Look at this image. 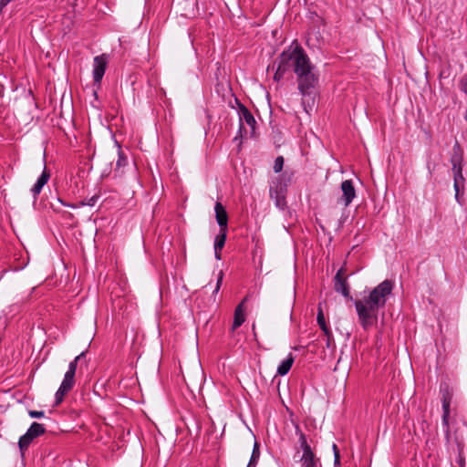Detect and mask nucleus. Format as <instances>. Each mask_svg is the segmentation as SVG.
Segmentation results:
<instances>
[{
  "label": "nucleus",
  "mask_w": 467,
  "mask_h": 467,
  "mask_svg": "<svg viewBox=\"0 0 467 467\" xmlns=\"http://www.w3.org/2000/svg\"><path fill=\"white\" fill-rule=\"evenodd\" d=\"M283 60L292 67L297 77L298 89L303 97L310 96L317 83V76L304 49L298 45L283 51Z\"/></svg>",
  "instance_id": "f257e3e1"
},
{
  "label": "nucleus",
  "mask_w": 467,
  "mask_h": 467,
  "mask_svg": "<svg viewBox=\"0 0 467 467\" xmlns=\"http://www.w3.org/2000/svg\"><path fill=\"white\" fill-rule=\"evenodd\" d=\"M393 283L384 280L361 299L355 301L358 321L364 329L370 327L378 319V311L383 307L391 294Z\"/></svg>",
  "instance_id": "f03ea898"
},
{
  "label": "nucleus",
  "mask_w": 467,
  "mask_h": 467,
  "mask_svg": "<svg viewBox=\"0 0 467 467\" xmlns=\"http://www.w3.org/2000/svg\"><path fill=\"white\" fill-rule=\"evenodd\" d=\"M453 153L451 158V162L452 165V172H453V186L455 190V199L460 202V187L463 186L464 177L462 174V161H463V154L462 150L458 142H456L452 148Z\"/></svg>",
  "instance_id": "7ed1b4c3"
},
{
  "label": "nucleus",
  "mask_w": 467,
  "mask_h": 467,
  "mask_svg": "<svg viewBox=\"0 0 467 467\" xmlns=\"http://www.w3.org/2000/svg\"><path fill=\"white\" fill-rule=\"evenodd\" d=\"M84 356V352L77 356L73 361H71L68 365V369L65 374V377L62 380V383L60 387L58 388L57 391L56 392V403L59 404L62 400L64 396L72 389L75 380L74 376L77 369L78 361Z\"/></svg>",
  "instance_id": "20e7f679"
},
{
  "label": "nucleus",
  "mask_w": 467,
  "mask_h": 467,
  "mask_svg": "<svg viewBox=\"0 0 467 467\" xmlns=\"http://www.w3.org/2000/svg\"><path fill=\"white\" fill-rule=\"evenodd\" d=\"M450 405L451 400L449 397H444L442 400V425L445 427V437L447 442L454 441L459 449L462 451L463 448V441L461 437L458 436L457 431H455L453 433L451 432V428L450 424Z\"/></svg>",
  "instance_id": "39448f33"
},
{
  "label": "nucleus",
  "mask_w": 467,
  "mask_h": 467,
  "mask_svg": "<svg viewBox=\"0 0 467 467\" xmlns=\"http://www.w3.org/2000/svg\"><path fill=\"white\" fill-rule=\"evenodd\" d=\"M299 444L303 451L299 458L302 467H317L319 460L315 456L310 445L306 441V435L299 431Z\"/></svg>",
  "instance_id": "423d86ee"
},
{
  "label": "nucleus",
  "mask_w": 467,
  "mask_h": 467,
  "mask_svg": "<svg viewBox=\"0 0 467 467\" xmlns=\"http://www.w3.org/2000/svg\"><path fill=\"white\" fill-rule=\"evenodd\" d=\"M45 427L37 422H33L31 426L28 428L27 431L20 437L18 441V446L21 451V453L24 454V451H26L30 443L34 441V439L39 437L45 432Z\"/></svg>",
  "instance_id": "0eeeda50"
},
{
  "label": "nucleus",
  "mask_w": 467,
  "mask_h": 467,
  "mask_svg": "<svg viewBox=\"0 0 467 467\" xmlns=\"http://www.w3.org/2000/svg\"><path fill=\"white\" fill-rule=\"evenodd\" d=\"M285 192L286 186L281 182H276L275 186L270 188V197L275 200V206L280 210L286 207Z\"/></svg>",
  "instance_id": "6e6552de"
},
{
  "label": "nucleus",
  "mask_w": 467,
  "mask_h": 467,
  "mask_svg": "<svg viewBox=\"0 0 467 467\" xmlns=\"http://www.w3.org/2000/svg\"><path fill=\"white\" fill-rule=\"evenodd\" d=\"M108 58L105 55L97 56L93 62V78L96 83H99L105 74Z\"/></svg>",
  "instance_id": "1a4fd4ad"
},
{
  "label": "nucleus",
  "mask_w": 467,
  "mask_h": 467,
  "mask_svg": "<svg viewBox=\"0 0 467 467\" xmlns=\"http://www.w3.org/2000/svg\"><path fill=\"white\" fill-rule=\"evenodd\" d=\"M342 197L340 201L347 207L348 206L356 196V191L353 182L350 180H346L341 183Z\"/></svg>",
  "instance_id": "9d476101"
},
{
  "label": "nucleus",
  "mask_w": 467,
  "mask_h": 467,
  "mask_svg": "<svg viewBox=\"0 0 467 467\" xmlns=\"http://www.w3.org/2000/svg\"><path fill=\"white\" fill-rule=\"evenodd\" d=\"M214 211L220 230L227 231L228 214L225 211V208L221 202H217L214 206Z\"/></svg>",
  "instance_id": "9b49d317"
},
{
  "label": "nucleus",
  "mask_w": 467,
  "mask_h": 467,
  "mask_svg": "<svg viewBox=\"0 0 467 467\" xmlns=\"http://www.w3.org/2000/svg\"><path fill=\"white\" fill-rule=\"evenodd\" d=\"M343 269H339L335 276V290L345 297L351 298L348 283L342 276Z\"/></svg>",
  "instance_id": "f8f14e48"
},
{
  "label": "nucleus",
  "mask_w": 467,
  "mask_h": 467,
  "mask_svg": "<svg viewBox=\"0 0 467 467\" xmlns=\"http://www.w3.org/2000/svg\"><path fill=\"white\" fill-rule=\"evenodd\" d=\"M49 178H50V173L45 168L42 174L37 179L36 182L31 188V192L33 193V196L35 199H36L37 195L41 192L44 185H46L47 183Z\"/></svg>",
  "instance_id": "ddd939ff"
},
{
  "label": "nucleus",
  "mask_w": 467,
  "mask_h": 467,
  "mask_svg": "<svg viewBox=\"0 0 467 467\" xmlns=\"http://www.w3.org/2000/svg\"><path fill=\"white\" fill-rule=\"evenodd\" d=\"M247 300V296L244 298V300L236 306L234 310V323H233V330L239 327L245 320L244 317V303Z\"/></svg>",
  "instance_id": "4468645a"
},
{
  "label": "nucleus",
  "mask_w": 467,
  "mask_h": 467,
  "mask_svg": "<svg viewBox=\"0 0 467 467\" xmlns=\"http://www.w3.org/2000/svg\"><path fill=\"white\" fill-rule=\"evenodd\" d=\"M239 115L241 127L244 123H246L254 130L256 121L252 113L244 106L240 107Z\"/></svg>",
  "instance_id": "2eb2a0df"
},
{
  "label": "nucleus",
  "mask_w": 467,
  "mask_h": 467,
  "mask_svg": "<svg viewBox=\"0 0 467 467\" xmlns=\"http://www.w3.org/2000/svg\"><path fill=\"white\" fill-rule=\"evenodd\" d=\"M317 320L318 326L320 327V328L322 329V331L324 332V334L326 335V337L327 338V345H329L330 340L333 339V336H332L331 330L327 326V323L325 320V316H324L321 306L318 307Z\"/></svg>",
  "instance_id": "dca6fc26"
},
{
  "label": "nucleus",
  "mask_w": 467,
  "mask_h": 467,
  "mask_svg": "<svg viewBox=\"0 0 467 467\" xmlns=\"http://www.w3.org/2000/svg\"><path fill=\"white\" fill-rule=\"evenodd\" d=\"M294 357L290 353L285 360L281 362V364L277 368V374L280 376L286 375L288 371L290 370L293 363H294Z\"/></svg>",
  "instance_id": "f3484780"
},
{
  "label": "nucleus",
  "mask_w": 467,
  "mask_h": 467,
  "mask_svg": "<svg viewBox=\"0 0 467 467\" xmlns=\"http://www.w3.org/2000/svg\"><path fill=\"white\" fill-rule=\"evenodd\" d=\"M289 69V65H287L286 60H283V52L278 57V66L276 72L275 74V79L279 81L285 75V73Z\"/></svg>",
  "instance_id": "a211bd4d"
},
{
  "label": "nucleus",
  "mask_w": 467,
  "mask_h": 467,
  "mask_svg": "<svg viewBox=\"0 0 467 467\" xmlns=\"http://www.w3.org/2000/svg\"><path fill=\"white\" fill-rule=\"evenodd\" d=\"M116 154L118 156V160L116 161L115 171H120L127 165L128 160L119 145H117L116 148Z\"/></svg>",
  "instance_id": "6ab92c4d"
},
{
  "label": "nucleus",
  "mask_w": 467,
  "mask_h": 467,
  "mask_svg": "<svg viewBox=\"0 0 467 467\" xmlns=\"http://www.w3.org/2000/svg\"><path fill=\"white\" fill-rule=\"evenodd\" d=\"M260 457L259 444L255 441L254 444L253 452L247 467H256L257 462Z\"/></svg>",
  "instance_id": "aec40b11"
},
{
  "label": "nucleus",
  "mask_w": 467,
  "mask_h": 467,
  "mask_svg": "<svg viewBox=\"0 0 467 467\" xmlns=\"http://www.w3.org/2000/svg\"><path fill=\"white\" fill-rule=\"evenodd\" d=\"M227 231L220 230L219 234L215 237L214 250H222L226 240Z\"/></svg>",
  "instance_id": "412c9836"
},
{
  "label": "nucleus",
  "mask_w": 467,
  "mask_h": 467,
  "mask_svg": "<svg viewBox=\"0 0 467 467\" xmlns=\"http://www.w3.org/2000/svg\"><path fill=\"white\" fill-rule=\"evenodd\" d=\"M284 166V158L282 156H279L275 159V164H274V171L275 172H280Z\"/></svg>",
  "instance_id": "4be33fe9"
},
{
  "label": "nucleus",
  "mask_w": 467,
  "mask_h": 467,
  "mask_svg": "<svg viewBox=\"0 0 467 467\" xmlns=\"http://www.w3.org/2000/svg\"><path fill=\"white\" fill-rule=\"evenodd\" d=\"M460 88L467 95V76H464L460 81Z\"/></svg>",
  "instance_id": "5701e85b"
},
{
  "label": "nucleus",
  "mask_w": 467,
  "mask_h": 467,
  "mask_svg": "<svg viewBox=\"0 0 467 467\" xmlns=\"http://www.w3.org/2000/svg\"><path fill=\"white\" fill-rule=\"evenodd\" d=\"M28 414L31 418H42L45 415L42 410H29Z\"/></svg>",
  "instance_id": "b1692460"
},
{
  "label": "nucleus",
  "mask_w": 467,
  "mask_h": 467,
  "mask_svg": "<svg viewBox=\"0 0 467 467\" xmlns=\"http://www.w3.org/2000/svg\"><path fill=\"white\" fill-rule=\"evenodd\" d=\"M223 272H220L219 273V275H218V279H217V284H216V287H215V290L214 292L217 293L221 287V285H222V282H223Z\"/></svg>",
  "instance_id": "393cba45"
},
{
  "label": "nucleus",
  "mask_w": 467,
  "mask_h": 467,
  "mask_svg": "<svg viewBox=\"0 0 467 467\" xmlns=\"http://www.w3.org/2000/svg\"><path fill=\"white\" fill-rule=\"evenodd\" d=\"M333 451L335 454V464H339V451L336 444H333Z\"/></svg>",
  "instance_id": "a878e982"
},
{
  "label": "nucleus",
  "mask_w": 467,
  "mask_h": 467,
  "mask_svg": "<svg viewBox=\"0 0 467 467\" xmlns=\"http://www.w3.org/2000/svg\"><path fill=\"white\" fill-rule=\"evenodd\" d=\"M97 197L94 196L92 198L89 199V201L88 202H80V205H89V206H93L97 201Z\"/></svg>",
  "instance_id": "bb28decb"
},
{
  "label": "nucleus",
  "mask_w": 467,
  "mask_h": 467,
  "mask_svg": "<svg viewBox=\"0 0 467 467\" xmlns=\"http://www.w3.org/2000/svg\"><path fill=\"white\" fill-rule=\"evenodd\" d=\"M215 258L221 260V250H214Z\"/></svg>",
  "instance_id": "cd10ccee"
},
{
  "label": "nucleus",
  "mask_w": 467,
  "mask_h": 467,
  "mask_svg": "<svg viewBox=\"0 0 467 467\" xmlns=\"http://www.w3.org/2000/svg\"><path fill=\"white\" fill-rule=\"evenodd\" d=\"M313 94H314V89L312 90V94L310 96L303 97V105L306 104V100L307 98H311V99H314V97H312Z\"/></svg>",
  "instance_id": "c85d7f7f"
},
{
  "label": "nucleus",
  "mask_w": 467,
  "mask_h": 467,
  "mask_svg": "<svg viewBox=\"0 0 467 467\" xmlns=\"http://www.w3.org/2000/svg\"><path fill=\"white\" fill-rule=\"evenodd\" d=\"M464 119H465V120L467 121V110H466V113H465Z\"/></svg>",
  "instance_id": "c756f323"
}]
</instances>
